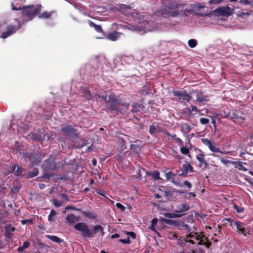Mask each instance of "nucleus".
<instances>
[{
    "label": "nucleus",
    "mask_w": 253,
    "mask_h": 253,
    "mask_svg": "<svg viewBox=\"0 0 253 253\" xmlns=\"http://www.w3.org/2000/svg\"><path fill=\"white\" fill-rule=\"evenodd\" d=\"M187 110L188 112L189 115L192 114L193 112H194V114L198 112L197 107L194 105H191L190 108H187Z\"/></svg>",
    "instance_id": "4c0bfd02"
},
{
    "label": "nucleus",
    "mask_w": 253,
    "mask_h": 253,
    "mask_svg": "<svg viewBox=\"0 0 253 253\" xmlns=\"http://www.w3.org/2000/svg\"><path fill=\"white\" fill-rule=\"evenodd\" d=\"M190 207L188 205L182 203L177 205L174 211L176 213H182L188 211Z\"/></svg>",
    "instance_id": "f3484780"
},
{
    "label": "nucleus",
    "mask_w": 253,
    "mask_h": 253,
    "mask_svg": "<svg viewBox=\"0 0 253 253\" xmlns=\"http://www.w3.org/2000/svg\"><path fill=\"white\" fill-rule=\"evenodd\" d=\"M188 44L190 47L194 48L197 46V42L195 39H190L188 41Z\"/></svg>",
    "instance_id": "ea45409f"
},
{
    "label": "nucleus",
    "mask_w": 253,
    "mask_h": 253,
    "mask_svg": "<svg viewBox=\"0 0 253 253\" xmlns=\"http://www.w3.org/2000/svg\"><path fill=\"white\" fill-rule=\"evenodd\" d=\"M201 141L203 144L207 146L211 151L213 152L219 151V148L216 147L215 143L208 138H202Z\"/></svg>",
    "instance_id": "9b49d317"
},
{
    "label": "nucleus",
    "mask_w": 253,
    "mask_h": 253,
    "mask_svg": "<svg viewBox=\"0 0 253 253\" xmlns=\"http://www.w3.org/2000/svg\"><path fill=\"white\" fill-rule=\"evenodd\" d=\"M28 136L31 137V138L33 140H36L38 141H40L42 140V136L40 134V132H30L28 134Z\"/></svg>",
    "instance_id": "b1692460"
},
{
    "label": "nucleus",
    "mask_w": 253,
    "mask_h": 253,
    "mask_svg": "<svg viewBox=\"0 0 253 253\" xmlns=\"http://www.w3.org/2000/svg\"><path fill=\"white\" fill-rule=\"evenodd\" d=\"M88 23L90 27H93L94 30L98 33H103V31L102 29L101 25H97L93 23L91 20H88Z\"/></svg>",
    "instance_id": "412c9836"
},
{
    "label": "nucleus",
    "mask_w": 253,
    "mask_h": 253,
    "mask_svg": "<svg viewBox=\"0 0 253 253\" xmlns=\"http://www.w3.org/2000/svg\"><path fill=\"white\" fill-rule=\"evenodd\" d=\"M156 127L154 126V125H152L150 126L149 127V133L151 134H153L156 131Z\"/></svg>",
    "instance_id": "5fc2aeb1"
},
{
    "label": "nucleus",
    "mask_w": 253,
    "mask_h": 253,
    "mask_svg": "<svg viewBox=\"0 0 253 253\" xmlns=\"http://www.w3.org/2000/svg\"><path fill=\"white\" fill-rule=\"evenodd\" d=\"M107 103L109 109L111 111H114L117 114L121 111V109L119 108L120 106H124L126 110H128L129 107V103L124 102L121 98H118L114 93L110 94Z\"/></svg>",
    "instance_id": "f03ea898"
},
{
    "label": "nucleus",
    "mask_w": 253,
    "mask_h": 253,
    "mask_svg": "<svg viewBox=\"0 0 253 253\" xmlns=\"http://www.w3.org/2000/svg\"><path fill=\"white\" fill-rule=\"evenodd\" d=\"M39 187L41 189H43L45 187V185L43 183H39Z\"/></svg>",
    "instance_id": "774afa93"
},
{
    "label": "nucleus",
    "mask_w": 253,
    "mask_h": 253,
    "mask_svg": "<svg viewBox=\"0 0 253 253\" xmlns=\"http://www.w3.org/2000/svg\"><path fill=\"white\" fill-rule=\"evenodd\" d=\"M150 175H151L152 178L155 180L160 179L159 176L160 173L158 171L156 170L152 172Z\"/></svg>",
    "instance_id": "37998d69"
},
{
    "label": "nucleus",
    "mask_w": 253,
    "mask_h": 253,
    "mask_svg": "<svg viewBox=\"0 0 253 253\" xmlns=\"http://www.w3.org/2000/svg\"><path fill=\"white\" fill-rule=\"evenodd\" d=\"M130 150L131 151H135V152L133 153V155L131 156V157H135L137 156V152L138 151H140V148L138 145L131 144L130 146Z\"/></svg>",
    "instance_id": "bb28decb"
},
{
    "label": "nucleus",
    "mask_w": 253,
    "mask_h": 253,
    "mask_svg": "<svg viewBox=\"0 0 253 253\" xmlns=\"http://www.w3.org/2000/svg\"><path fill=\"white\" fill-rule=\"evenodd\" d=\"M41 10V6L39 5L24 6L22 11V16L27 20H31L40 13Z\"/></svg>",
    "instance_id": "7ed1b4c3"
},
{
    "label": "nucleus",
    "mask_w": 253,
    "mask_h": 253,
    "mask_svg": "<svg viewBox=\"0 0 253 253\" xmlns=\"http://www.w3.org/2000/svg\"><path fill=\"white\" fill-rule=\"evenodd\" d=\"M180 151L182 154L185 155L188 154L189 152V150L187 148L184 147H182L180 148Z\"/></svg>",
    "instance_id": "4d7b16f0"
},
{
    "label": "nucleus",
    "mask_w": 253,
    "mask_h": 253,
    "mask_svg": "<svg viewBox=\"0 0 253 253\" xmlns=\"http://www.w3.org/2000/svg\"><path fill=\"white\" fill-rule=\"evenodd\" d=\"M223 0H210L209 3L211 5L218 4L222 2Z\"/></svg>",
    "instance_id": "3c124183"
},
{
    "label": "nucleus",
    "mask_w": 253,
    "mask_h": 253,
    "mask_svg": "<svg viewBox=\"0 0 253 253\" xmlns=\"http://www.w3.org/2000/svg\"><path fill=\"white\" fill-rule=\"evenodd\" d=\"M52 175V174H51L50 172H44L43 173L42 177L49 179Z\"/></svg>",
    "instance_id": "bf43d9fd"
},
{
    "label": "nucleus",
    "mask_w": 253,
    "mask_h": 253,
    "mask_svg": "<svg viewBox=\"0 0 253 253\" xmlns=\"http://www.w3.org/2000/svg\"><path fill=\"white\" fill-rule=\"evenodd\" d=\"M119 241L120 242H121V243L124 244H129L130 243V240L129 236H127L126 239H119Z\"/></svg>",
    "instance_id": "8fccbe9b"
},
{
    "label": "nucleus",
    "mask_w": 253,
    "mask_h": 253,
    "mask_svg": "<svg viewBox=\"0 0 253 253\" xmlns=\"http://www.w3.org/2000/svg\"><path fill=\"white\" fill-rule=\"evenodd\" d=\"M160 220L164 222V223H165L166 224H170V225H172L174 222V221L172 220L167 219V218H165L163 217H161Z\"/></svg>",
    "instance_id": "a18cd8bd"
},
{
    "label": "nucleus",
    "mask_w": 253,
    "mask_h": 253,
    "mask_svg": "<svg viewBox=\"0 0 253 253\" xmlns=\"http://www.w3.org/2000/svg\"><path fill=\"white\" fill-rule=\"evenodd\" d=\"M52 202H53V204L56 207H59L62 205V202L59 200H57L56 199H53L52 200Z\"/></svg>",
    "instance_id": "09e8293b"
},
{
    "label": "nucleus",
    "mask_w": 253,
    "mask_h": 253,
    "mask_svg": "<svg viewBox=\"0 0 253 253\" xmlns=\"http://www.w3.org/2000/svg\"><path fill=\"white\" fill-rule=\"evenodd\" d=\"M44 237L55 243H60L63 241V240L54 235H45Z\"/></svg>",
    "instance_id": "393cba45"
},
{
    "label": "nucleus",
    "mask_w": 253,
    "mask_h": 253,
    "mask_svg": "<svg viewBox=\"0 0 253 253\" xmlns=\"http://www.w3.org/2000/svg\"><path fill=\"white\" fill-rule=\"evenodd\" d=\"M126 234L128 236H129L130 237H131L132 239H135L136 238V234L133 232H126Z\"/></svg>",
    "instance_id": "13d9d810"
},
{
    "label": "nucleus",
    "mask_w": 253,
    "mask_h": 253,
    "mask_svg": "<svg viewBox=\"0 0 253 253\" xmlns=\"http://www.w3.org/2000/svg\"><path fill=\"white\" fill-rule=\"evenodd\" d=\"M120 235L119 234L116 233L114 234H112L111 236L112 239L118 238H119Z\"/></svg>",
    "instance_id": "69168bd1"
},
{
    "label": "nucleus",
    "mask_w": 253,
    "mask_h": 253,
    "mask_svg": "<svg viewBox=\"0 0 253 253\" xmlns=\"http://www.w3.org/2000/svg\"><path fill=\"white\" fill-rule=\"evenodd\" d=\"M84 215L88 217L89 219H95L96 215L94 213L90 211L84 212Z\"/></svg>",
    "instance_id": "58836bf2"
},
{
    "label": "nucleus",
    "mask_w": 253,
    "mask_h": 253,
    "mask_svg": "<svg viewBox=\"0 0 253 253\" xmlns=\"http://www.w3.org/2000/svg\"><path fill=\"white\" fill-rule=\"evenodd\" d=\"M176 176V175L173 173L172 171H169L166 174V177L167 179L169 180H173L174 178V177Z\"/></svg>",
    "instance_id": "79ce46f5"
},
{
    "label": "nucleus",
    "mask_w": 253,
    "mask_h": 253,
    "mask_svg": "<svg viewBox=\"0 0 253 253\" xmlns=\"http://www.w3.org/2000/svg\"><path fill=\"white\" fill-rule=\"evenodd\" d=\"M215 13H218L220 15H228L231 13V9L228 6L226 7H219L213 10Z\"/></svg>",
    "instance_id": "2eb2a0df"
},
{
    "label": "nucleus",
    "mask_w": 253,
    "mask_h": 253,
    "mask_svg": "<svg viewBox=\"0 0 253 253\" xmlns=\"http://www.w3.org/2000/svg\"><path fill=\"white\" fill-rule=\"evenodd\" d=\"M57 159H46L42 168L45 171L57 170L64 166V161L56 162Z\"/></svg>",
    "instance_id": "20e7f679"
},
{
    "label": "nucleus",
    "mask_w": 253,
    "mask_h": 253,
    "mask_svg": "<svg viewBox=\"0 0 253 253\" xmlns=\"http://www.w3.org/2000/svg\"><path fill=\"white\" fill-rule=\"evenodd\" d=\"M96 192L97 194L100 195L103 197L107 198L105 195L104 191L102 190L96 189Z\"/></svg>",
    "instance_id": "052dcab7"
},
{
    "label": "nucleus",
    "mask_w": 253,
    "mask_h": 253,
    "mask_svg": "<svg viewBox=\"0 0 253 253\" xmlns=\"http://www.w3.org/2000/svg\"><path fill=\"white\" fill-rule=\"evenodd\" d=\"M200 237L201 239L199 240L198 245H205L207 248H210L211 245V243L209 240L208 238L206 237L203 232L200 233Z\"/></svg>",
    "instance_id": "f8f14e48"
},
{
    "label": "nucleus",
    "mask_w": 253,
    "mask_h": 253,
    "mask_svg": "<svg viewBox=\"0 0 253 253\" xmlns=\"http://www.w3.org/2000/svg\"><path fill=\"white\" fill-rule=\"evenodd\" d=\"M125 14L127 15L128 16H131L134 17H136L138 15V13L135 12H132L128 13H124Z\"/></svg>",
    "instance_id": "680f3d73"
},
{
    "label": "nucleus",
    "mask_w": 253,
    "mask_h": 253,
    "mask_svg": "<svg viewBox=\"0 0 253 253\" xmlns=\"http://www.w3.org/2000/svg\"><path fill=\"white\" fill-rule=\"evenodd\" d=\"M207 96H200L199 95H197V101L200 102H202L205 101H207Z\"/></svg>",
    "instance_id": "603ef678"
},
{
    "label": "nucleus",
    "mask_w": 253,
    "mask_h": 253,
    "mask_svg": "<svg viewBox=\"0 0 253 253\" xmlns=\"http://www.w3.org/2000/svg\"><path fill=\"white\" fill-rule=\"evenodd\" d=\"M234 222L233 220L230 217L225 218L221 221L223 226H226L229 225L232 228H234Z\"/></svg>",
    "instance_id": "aec40b11"
},
{
    "label": "nucleus",
    "mask_w": 253,
    "mask_h": 253,
    "mask_svg": "<svg viewBox=\"0 0 253 253\" xmlns=\"http://www.w3.org/2000/svg\"><path fill=\"white\" fill-rule=\"evenodd\" d=\"M173 182L177 186L180 187H183V186H186L188 190H190L192 187V185L190 182H189L187 180H185L183 183L180 182Z\"/></svg>",
    "instance_id": "cd10ccee"
},
{
    "label": "nucleus",
    "mask_w": 253,
    "mask_h": 253,
    "mask_svg": "<svg viewBox=\"0 0 253 253\" xmlns=\"http://www.w3.org/2000/svg\"><path fill=\"white\" fill-rule=\"evenodd\" d=\"M19 28L20 27H17L16 26L12 25H8L6 31L1 33L0 38L3 39L7 38L14 34Z\"/></svg>",
    "instance_id": "1a4fd4ad"
},
{
    "label": "nucleus",
    "mask_w": 253,
    "mask_h": 253,
    "mask_svg": "<svg viewBox=\"0 0 253 253\" xmlns=\"http://www.w3.org/2000/svg\"><path fill=\"white\" fill-rule=\"evenodd\" d=\"M125 27H126L128 30L132 31L141 32L144 30L142 24L140 23L137 25L128 24L127 25L125 26Z\"/></svg>",
    "instance_id": "dca6fc26"
},
{
    "label": "nucleus",
    "mask_w": 253,
    "mask_h": 253,
    "mask_svg": "<svg viewBox=\"0 0 253 253\" xmlns=\"http://www.w3.org/2000/svg\"><path fill=\"white\" fill-rule=\"evenodd\" d=\"M61 197L62 198H63L67 201H68V198L66 194L62 193L61 194Z\"/></svg>",
    "instance_id": "338daca9"
},
{
    "label": "nucleus",
    "mask_w": 253,
    "mask_h": 253,
    "mask_svg": "<svg viewBox=\"0 0 253 253\" xmlns=\"http://www.w3.org/2000/svg\"><path fill=\"white\" fill-rule=\"evenodd\" d=\"M56 214V211L54 210H51L48 216V220L49 221H53L54 220L53 217L55 216Z\"/></svg>",
    "instance_id": "c03bdc74"
},
{
    "label": "nucleus",
    "mask_w": 253,
    "mask_h": 253,
    "mask_svg": "<svg viewBox=\"0 0 253 253\" xmlns=\"http://www.w3.org/2000/svg\"><path fill=\"white\" fill-rule=\"evenodd\" d=\"M84 95L87 99H89L91 96L90 91L88 89H85L84 91Z\"/></svg>",
    "instance_id": "de8ad7c7"
},
{
    "label": "nucleus",
    "mask_w": 253,
    "mask_h": 253,
    "mask_svg": "<svg viewBox=\"0 0 253 253\" xmlns=\"http://www.w3.org/2000/svg\"><path fill=\"white\" fill-rule=\"evenodd\" d=\"M233 207L234 210H236V212L238 213H242L245 211V209L243 206H238L234 203H233Z\"/></svg>",
    "instance_id": "c756f323"
},
{
    "label": "nucleus",
    "mask_w": 253,
    "mask_h": 253,
    "mask_svg": "<svg viewBox=\"0 0 253 253\" xmlns=\"http://www.w3.org/2000/svg\"><path fill=\"white\" fill-rule=\"evenodd\" d=\"M239 2L244 5H248L250 3L249 0H240Z\"/></svg>",
    "instance_id": "0e129e2a"
},
{
    "label": "nucleus",
    "mask_w": 253,
    "mask_h": 253,
    "mask_svg": "<svg viewBox=\"0 0 253 253\" xmlns=\"http://www.w3.org/2000/svg\"><path fill=\"white\" fill-rule=\"evenodd\" d=\"M186 238H190L194 240V241L196 240L199 241V240L201 239L200 237V233L198 234L197 232H195L194 234H188L186 235Z\"/></svg>",
    "instance_id": "a878e982"
},
{
    "label": "nucleus",
    "mask_w": 253,
    "mask_h": 253,
    "mask_svg": "<svg viewBox=\"0 0 253 253\" xmlns=\"http://www.w3.org/2000/svg\"><path fill=\"white\" fill-rule=\"evenodd\" d=\"M184 5V4L177 3L175 1L173 2L170 0L165 4V6L168 9L172 11L178 10L180 8L183 9Z\"/></svg>",
    "instance_id": "ddd939ff"
},
{
    "label": "nucleus",
    "mask_w": 253,
    "mask_h": 253,
    "mask_svg": "<svg viewBox=\"0 0 253 253\" xmlns=\"http://www.w3.org/2000/svg\"><path fill=\"white\" fill-rule=\"evenodd\" d=\"M186 243H190L191 244H195L196 243L194 241V240L190 239V238H186L185 239Z\"/></svg>",
    "instance_id": "e2e57ef3"
},
{
    "label": "nucleus",
    "mask_w": 253,
    "mask_h": 253,
    "mask_svg": "<svg viewBox=\"0 0 253 253\" xmlns=\"http://www.w3.org/2000/svg\"><path fill=\"white\" fill-rule=\"evenodd\" d=\"M13 171L15 172V174L19 175L22 174L23 169L18 166H14L13 169Z\"/></svg>",
    "instance_id": "c9c22d12"
},
{
    "label": "nucleus",
    "mask_w": 253,
    "mask_h": 253,
    "mask_svg": "<svg viewBox=\"0 0 253 253\" xmlns=\"http://www.w3.org/2000/svg\"><path fill=\"white\" fill-rule=\"evenodd\" d=\"M161 15L165 18L170 17H175L179 15V12L178 10H170L167 9H163L161 11Z\"/></svg>",
    "instance_id": "9d476101"
},
{
    "label": "nucleus",
    "mask_w": 253,
    "mask_h": 253,
    "mask_svg": "<svg viewBox=\"0 0 253 253\" xmlns=\"http://www.w3.org/2000/svg\"><path fill=\"white\" fill-rule=\"evenodd\" d=\"M20 2V0H14L13 3H12V9L14 10H23L24 6L21 5Z\"/></svg>",
    "instance_id": "4be33fe9"
},
{
    "label": "nucleus",
    "mask_w": 253,
    "mask_h": 253,
    "mask_svg": "<svg viewBox=\"0 0 253 253\" xmlns=\"http://www.w3.org/2000/svg\"><path fill=\"white\" fill-rule=\"evenodd\" d=\"M116 207L118 209H120L121 211H124L126 210V208L124 206H123L122 204L120 203H117L116 204Z\"/></svg>",
    "instance_id": "6e6d98bb"
},
{
    "label": "nucleus",
    "mask_w": 253,
    "mask_h": 253,
    "mask_svg": "<svg viewBox=\"0 0 253 253\" xmlns=\"http://www.w3.org/2000/svg\"><path fill=\"white\" fill-rule=\"evenodd\" d=\"M39 173V170L37 168H34L32 171L28 173V177L32 178L36 176Z\"/></svg>",
    "instance_id": "72a5a7b5"
},
{
    "label": "nucleus",
    "mask_w": 253,
    "mask_h": 253,
    "mask_svg": "<svg viewBox=\"0 0 253 253\" xmlns=\"http://www.w3.org/2000/svg\"><path fill=\"white\" fill-rule=\"evenodd\" d=\"M74 228L82 233L84 238H92L95 237L98 233H100L101 236L104 235L103 227L100 225H96L89 228L87 224L84 222H79L74 226Z\"/></svg>",
    "instance_id": "f257e3e1"
},
{
    "label": "nucleus",
    "mask_w": 253,
    "mask_h": 253,
    "mask_svg": "<svg viewBox=\"0 0 253 253\" xmlns=\"http://www.w3.org/2000/svg\"><path fill=\"white\" fill-rule=\"evenodd\" d=\"M132 106V108L131 110V112L132 113L141 112V111L144 108V106L142 103H138L137 102H134Z\"/></svg>",
    "instance_id": "a211bd4d"
},
{
    "label": "nucleus",
    "mask_w": 253,
    "mask_h": 253,
    "mask_svg": "<svg viewBox=\"0 0 253 253\" xmlns=\"http://www.w3.org/2000/svg\"><path fill=\"white\" fill-rule=\"evenodd\" d=\"M120 33L119 32L115 31L109 33L107 35V39L112 41H115L118 39Z\"/></svg>",
    "instance_id": "5701e85b"
},
{
    "label": "nucleus",
    "mask_w": 253,
    "mask_h": 253,
    "mask_svg": "<svg viewBox=\"0 0 253 253\" xmlns=\"http://www.w3.org/2000/svg\"><path fill=\"white\" fill-rule=\"evenodd\" d=\"M227 117L234 119L235 122L238 121L241 123L245 120V118L243 116V113L238 110H231L229 112Z\"/></svg>",
    "instance_id": "6e6552de"
},
{
    "label": "nucleus",
    "mask_w": 253,
    "mask_h": 253,
    "mask_svg": "<svg viewBox=\"0 0 253 253\" xmlns=\"http://www.w3.org/2000/svg\"><path fill=\"white\" fill-rule=\"evenodd\" d=\"M182 128L184 129L186 132H189L192 129V127L188 124L185 123L183 125Z\"/></svg>",
    "instance_id": "49530a36"
},
{
    "label": "nucleus",
    "mask_w": 253,
    "mask_h": 253,
    "mask_svg": "<svg viewBox=\"0 0 253 253\" xmlns=\"http://www.w3.org/2000/svg\"><path fill=\"white\" fill-rule=\"evenodd\" d=\"M51 16V12H47L46 11H44L42 12L41 15H39V17L40 18H48L50 17Z\"/></svg>",
    "instance_id": "a19ab883"
},
{
    "label": "nucleus",
    "mask_w": 253,
    "mask_h": 253,
    "mask_svg": "<svg viewBox=\"0 0 253 253\" xmlns=\"http://www.w3.org/2000/svg\"><path fill=\"white\" fill-rule=\"evenodd\" d=\"M247 224L239 220H236L234 222V229L237 233L240 235H243L247 236L250 234V230L247 228Z\"/></svg>",
    "instance_id": "423d86ee"
},
{
    "label": "nucleus",
    "mask_w": 253,
    "mask_h": 253,
    "mask_svg": "<svg viewBox=\"0 0 253 253\" xmlns=\"http://www.w3.org/2000/svg\"><path fill=\"white\" fill-rule=\"evenodd\" d=\"M172 93L173 96L176 97V100L184 105L188 103L192 98V96L185 90H173Z\"/></svg>",
    "instance_id": "39448f33"
},
{
    "label": "nucleus",
    "mask_w": 253,
    "mask_h": 253,
    "mask_svg": "<svg viewBox=\"0 0 253 253\" xmlns=\"http://www.w3.org/2000/svg\"><path fill=\"white\" fill-rule=\"evenodd\" d=\"M66 219L71 224L74 223L77 221L75 215L73 213L68 214L66 217Z\"/></svg>",
    "instance_id": "7c9ffc66"
},
{
    "label": "nucleus",
    "mask_w": 253,
    "mask_h": 253,
    "mask_svg": "<svg viewBox=\"0 0 253 253\" xmlns=\"http://www.w3.org/2000/svg\"><path fill=\"white\" fill-rule=\"evenodd\" d=\"M60 131L64 132L66 135L72 138H76L79 136L77 130L72 126L67 124H63L61 126Z\"/></svg>",
    "instance_id": "0eeeda50"
},
{
    "label": "nucleus",
    "mask_w": 253,
    "mask_h": 253,
    "mask_svg": "<svg viewBox=\"0 0 253 253\" xmlns=\"http://www.w3.org/2000/svg\"><path fill=\"white\" fill-rule=\"evenodd\" d=\"M158 222V219L157 218H154L151 221V224L149 227V229L153 231H156L155 229V225Z\"/></svg>",
    "instance_id": "f704fd0d"
},
{
    "label": "nucleus",
    "mask_w": 253,
    "mask_h": 253,
    "mask_svg": "<svg viewBox=\"0 0 253 253\" xmlns=\"http://www.w3.org/2000/svg\"><path fill=\"white\" fill-rule=\"evenodd\" d=\"M181 170L182 171V172L180 173L179 175L187 176L188 172H193V168L190 164L188 163H186L182 165L181 167Z\"/></svg>",
    "instance_id": "4468645a"
},
{
    "label": "nucleus",
    "mask_w": 253,
    "mask_h": 253,
    "mask_svg": "<svg viewBox=\"0 0 253 253\" xmlns=\"http://www.w3.org/2000/svg\"><path fill=\"white\" fill-rule=\"evenodd\" d=\"M183 214H178L175 213H169V212H166L164 214V215L165 217L169 218H175V217H180Z\"/></svg>",
    "instance_id": "473e14b6"
},
{
    "label": "nucleus",
    "mask_w": 253,
    "mask_h": 253,
    "mask_svg": "<svg viewBox=\"0 0 253 253\" xmlns=\"http://www.w3.org/2000/svg\"><path fill=\"white\" fill-rule=\"evenodd\" d=\"M222 163L226 165L227 167H230L231 169L235 168L237 165V162L228 160V159H221Z\"/></svg>",
    "instance_id": "6ab92c4d"
},
{
    "label": "nucleus",
    "mask_w": 253,
    "mask_h": 253,
    "mask_svg": "<svg viewBox=\"0 0 253 253\" xmlns=\"http://www.w3.org/2000/svg\"><path fill=\"white\" fill-rule=\"evenodd\" d=\"M30 245V244L29 242L25 241L23 244V246H20L18 248L17 251L19 253L23 252L25 249L28 248L29 247Z\"/></svg>",
    "instance_id": "2f4dec72"
},
{
    "label": "nucleus",
    "mask_w": 253,
    "mask_h": 253,
    "mask_svg": "<svg viewBox=\"0 0 253 253\" xmlns=\"http://www.w3.org/2000/svg\"><path fill=\"white\" fill-rule=\"evenodd\" d=\"M235 168L238 169L239 170L245 171L248 170V169L243 166V163L239 161L237 162V165L235 166Z\"/></svg>",
    "instance_id": "e433bc0d"
},
{
    "label": "nucleus",
    "mask_w": 253,
    "mask_h": 253,
    "mask_svg": "<svg viewBox=\"0 0 253 253\" xmlns=\"http://www.w3.org/2000/svg\"><path fill=\"white\" fill-rule=\"evenodd\" d=\"M164 132L166 133V134L168 136H170L171 138H172L173 140L176 141L177 143H182V140L180 138L177 137L176 136V135L175 134H171L169 132H168L167 130H165Z\"/></svg>",
    "instance_id": "c85d7f7f"
},
{
    "label": "nucleus",
    "mask_w": 253,
    "mask_h": 253,
    "mask_svg": "<svg viewBox=\"0 0 253 253\" xmlns=\"http://www.w3.org/2000/svg\"><path fill=\"white\" fill-rule=\"evenodd\" d=\"M209 120L206 118H201L200 120V123L202 125H206L209 123Z\"/></svg>",
    "instance_id": "864d4df0"
}]
</instances>
